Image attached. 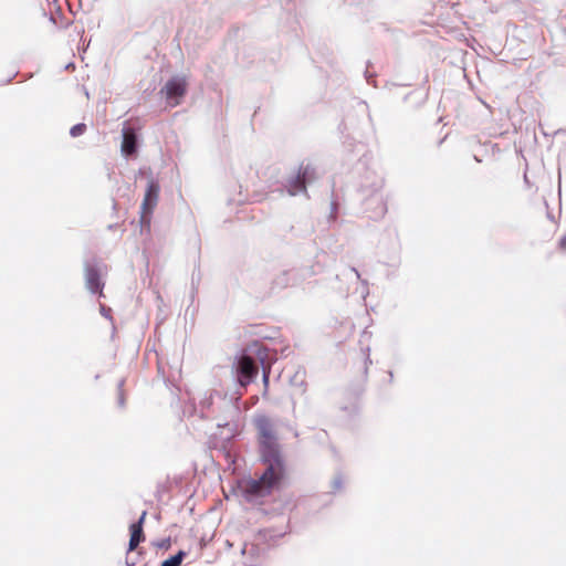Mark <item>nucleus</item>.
Segmentation results:
<instances>
[{
	"label": "nucleus",
	"instance_id": "obj_1",
	"mask_svg": "<svg viewBox=\"0 0 566 566\" xmlns=\"http://www.w3.org/2000/svg\"><path fill=\"white\" fill-rule=\"evenodd\" d=\"M254 427L260 459L266 469L258 479L242 480L241 490L247 500L271 495L285 476V462L274 422L266 416H259L254 419Z\"/></svg>",
	"mask_w": 566,
	"mask_h": 566
},
{
	"label": "nucleus",
	"instance_id": "obj_2",
	"mask_svg": "<svg viewBox=\"0 0 566 566\" xmlns=\"http://www.w3.org/2000/svg\"><path fill=\"white\" fill-rule=\"evenodd\" d=\"M318 178L316 168L310 163H302L298 166L296 174L290 177L286 181V189L291 196L304 192L306 193V186L311 185Z\"/></svg>",
	"mask_w": 566,
	"mask_h": 566
},
{
	"label": "nucleus",
	"instance_id": "obj_3",
	"mask_svg": "<svg viewBox=\"0 0 566 566\" xmlns=\"http://www.w3.org/2000/svg\"><path fill=\"white\" fill-rule=\"evenodd\" d=\"M159 199V186L155 181L148 182L144 200L140 206V223L142 226H149L150 218L154 209L156 208Z\"/></svg>",
	"mask_w": 566,
	"mask_h": 566
},
{
	"label": "nucleus",
	"instance_id": "obj_4",
	"mask_svg": "<svg viewBox=\"0 0 566 566\" xmlns=\"http://www.w3.org/2000/svg\"><path fill=\"white\" fill-rule=\"evenodd\" d=\"M237 371L239 384L245 387L258 376L259 368L252 357L242 355L238 359Z\"/></svg>",
	"mask_w": 566,
	"mask_h": 566
},
{
	"label": "nucleus",
	"instance_id": "obj_5",
	"mask_svg": "<svg viewBox=\"0 0 566 566\" xmlns=\"http://www.w3.org/2000/svg\"><path fill=\"white\" fill-rule=\"evenodd\" d=\"M146 514H147L146 512H143V514L139 517L138 522L133 523L129 526V532H130V538H129V545H128V551L129 552L135 551L137 548V546L139 545V543L145 541V535H144V531H143V524H144Z\"/></svg>",
	"mask_w": 566,
	"mask_h": 566
},
{
	"label": "nucleus",
	"instance_id": "obj_6",
	"mask_svg": "<svg viewBox=\"0 0 566 566\" xmlns=\"http://www.w3.org/2000/svg\"><path fill=\"white\" fill-rule=\"evenodd\" d=\"M85 281L86 286L92 293H102L103 282L98 270L94 266H87L85 269Z\"/></svg>",
	"mask_w": 566,
	"mask_h": 566
},
{
	"label": "nucleus",
	"instance_id": "obj_7",
	"mask_svg": "<svg viewBox=\"0 0 566 566\" xmlns=\"http://www.w3.org/2000/svg\"><path fill=\"white\" fill-rule=\"evenodd\" d=\"M187 83L184 78H171L165 85L168 99L178 98L185 95Z\"/></svg>",
	"mask_w": 566,
	"mask_h": 566
},
{
	"label": "nucleus",
	"instance_id": "obj_8",
	"mask_svg": "<svg viewBox=\"0 0 566 566\" xmlns=\"http://www.w3.org/2000/svg\"><path fill=\"white\" fill-rule=\"evenodd\" d=\"M122 151L127 156L136 151V134L133 128L123 130Z\"/></svg>",
	"mask_w": 566,
	"mask_h": 566
},
{
	"label": "nucleus",
	"instance_id": "obj_9",
	"mask_svg": "<svg viewBox=\"0 0 566 566\" xmlns=\"http://www.w3.org/2000/svg\"><path fill=\"white\" fill-rule=\"evenodd\" d=\"M185 553L179 552L175 556H171L170 558L163 562L161 566H180L182 559H184Z\"/></svg>",
	"mask_w": 566,
	"mask_h": 566
},
{
	"label": "nucleus",
	"instance_id": "obj_10",
	"mask_svg": "<svg viewBox=\"0 0 566 566\" xmlns=\"http://www.w3.org/2000/svg\"><path fill=\"white\" fill-rule=\"evenodd\" d=\"M85 130H86V125L81 123V124L74 125L71 128L70 134L73 137H77V136H81L82 134H84Z\"/></svg>",
	"mask_w": 566,
	"mask_h": 566
},
{
	"label": "nucleus",
	"instance_id": "obj_11",
	"mask_svg": "<svg viewBox=\"0 0 566 566\" xmlns=\"http://www.w3.org/2000/svg\"><path fill=\"white\" fill-rule=\"evenodd\" d=\"M559 247L562 250L566 251V235H564L560 240H559Z\"/></svg>",
	"mask_w": 566,
	"mask_h": 566
},
{
	"label": "nucleus",
	"instance_id": "obj_12",
	"mask_svg": "<svg viewBox=\"0 0 566 566\" xmlns=\"http://www.w3.org/2000/svg\"><path fill=\"white\" fill-rule=\"evenodd\" d=\"M263 381L265 385L269 382V371H264Z\"/></svg>",
	"mask_w": 566,
	"mask_h": 566
}]
</instances>
